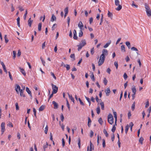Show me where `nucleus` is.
Returning <instances> with one entry per match:
<instances>
[{"mask_svg": "<svg viewBox=\"0 0 151 151\" xmlns=\"http://www.w3.org/2000/svg\"><path fill=\"white\" fill-rule=\"evenodd\" d=\"M145 5L147 15L149 17H151V11L149 6L147 3H145Z\"/></svg>", "mask_w": 151, "mask_h": 151, "instance_id": "f257e3e1", "label": "nucleus"}, {"mask_svg": "<svg viewBox=\"0 0 151 151\" xmlns=\"http://www.w3.org/2000/svg\"><path fill=\"white\" fill-rule=\"evenodd\" d=\"M86 44V41L85 40H82L81 41V42L79 44V45L78 46V50L79 51L82 47L85 45Z\"/></svg>", "mask_w": 151, "mask_h": 151, "instance_id": "f03ea898", "label": "nucleus"}, {"mask_svg": "<svg viewBox=\"0 0 151 151\" xmlns=\"http://www.w3.org/2000/svg\"><path fill=\"white\" fill-rule=\"evenodd\" d=\"M120 2L119 0H115V4L116 6H118V7L115 9L117 11L120 10L122 8V6L120 5Z\"/></svg>", "mask_w": 151, "mask_h": 151, "instance_id": "7ed1b4c3", "label": "nucleus"}, {"mask_svg": "<svg viewBox=\"0 0 151 151\" xmlns=\"http://www.w3.org/2000/svg\"><path fill=\"white\" fill-rule=\"evenodd\" d=\"M105 59V58H104L100 56V59L98 62V65L99 66H100L104 63Z\"/></svg>", "mask_w": 151, "mask_h": 151, "instance_id": "20e7f679", "label": "nucleus"}, {"mask_svg": "<svg viewBox=\"0 0 151 151\" xmlns=\"http://www.w3.org/2000/svg\"><path fill=\"white\" fill-rule=\"evenodd\" d=\"M108 121L109 123H114V118L111 114H109L108 115Z\"/></svg>", "mask_w": 151, "mask_h": 151, "instance_id": "39448f33", "label": "nucleus"}, {"mask_svg": "<svg viewBox=\"0 0 151 151\" xmlns=\"http://www.w3.org/2000/svg\"><path fill=\"white\" fill-rule=\"evenodd\" d=\"M52 87L53 93H56L58 91V88L56 86L54 85L52 83L51 84Z\"/></svg>", "mask_w": 151, "mask_h": 151, "instance_id": "423d86ee", "label": "nucleus"}, {"mask_svg": "<svg viewBox=\"0 0 151 151\" xmlns=\"http://www.w3.org/2000/svg\"><path fill=\"white\" fill-rule=\"evenodd\" d=\"M108 54V51L107 49H104L102 51V54L100 55L104 58H105V56L107 55Z\"/></svg>", "mask_w": 151, "mask_h": 151, "instance_id": "0eeeda50", "label": "nucleus"}, {"mask_svg": "<svg viewBox=\"0 0 151 151\" xmlns=\"http://www.w3.org/2000/svg\"><path fill=\"white\" fill-rule=\"evenodd\" d=\"M92 149H94V147L93 145L92 144L91 141H90V150H89V147H87V151H92Z\"/></svg>", "mask_w": 151, "mask_h": 151, "instance_id": "6e6552de", "label": "nucleus"}, {"mask_svg": "<svg viewBox=\"0 0 151 151\" xmlns=\"http://www.w3.org/2000/svg\"><path fill=\"white\" fill-rule=\"evenodd\" d=\"M15 90L17 93H19V91L21 89H20V86L17 84H16L15 87Z\"/></svg>", "mask_w": 151, "mask_h": 151, "instance_id": "1a4fd4ad", "label": "nucleus"}, {"mask_svg": "<svg viewBox=\"0 0 151 151\" xmlns=\"http://www.w3.org/2000/svg\"><path fill=\"white\" fill-rule=\"evenodd\" d=\"M5 124L1 123V134H2L5 131Z\"/></svg>", "mask_w": 151, "mask_h": 151, "instance_id": "9d476101", "label": "nucleus"}, {"mask_svg": "<svg viewBox=\"0 0 151 151\" xmlns=\"http://www.w3.org/2000/svg\"><path fill=\"white\" fill-rule=\"evenodd\" d=\"M26 91L27 92V93L29 94L30 96V99H32V96L31 93V91H30L29 88L28 87H26Z\"/></svg>", "mask_w": 151, "mask_h": 151, "instance_id": "9b49d317", "label": "nucleus"}, {"mask_svg": "<svg viewBox=\"0 0 151 151\" xmlns=\"http://www.w3.org/2000/svg\"><path fill=\"white\" fill-rule=\"evenodd\" d=\"M73 38L74 39L77 40L78 39V37L77 35V32L76 30L74 29L73 30Z\"/></svg>", "mask_w": 151, "mask_h": 151, "instance_id": "f8f14e48", "label": "nucleus"}, {"mask_svg": "<svg viewBox=\"0 0 151 151\" xmlns=\"http://www.w3.org/2000/svg\"><path fill=\"white\" fill-rule=\"evenodd\" d=\"M105 92L106 93V95L107 96H108L109 95V94L111 92L110 88H107L105 90Z\"/></svg>", "mask_w": 151, "mask_h": 151, "instance_id": "ddd939ff", "label": "nucleus"}, {"mask_svg": "<svg viewBox=\"0 0 151 151\" xmlns=\"http://www.w3.org/2000/svg\"><path fill=\"white\" fill-rule=\"evenodd\" d=\"M1 65H2V67H3V68L4 70V71H5V72L6 73H7L8 72H7V70H6V69L5 66L4 65V63H3V62H1Z\"/></svg>", "mask_w": 151, "mask_h": 151, "instance_id": "4468645a", "label": "nucleus"}, {"mask_svg": "<svg viewBox=\"0 0 151 151\" xmlns=\"http://www.w3.org/2000/svg\"><path fill=\"white\" fill-rule=\"evenodd\" d=\"M52 103L54 105V109H57L58 108V104L55 101H53L52 102Z\"/></svg>", "mask_w": 151, "mask_h": 151, "instance_id": "2eb2a0df", "label": "nucleus"}, {"mask_svg": "<svg viewBox=\"0 0 151 151\" xmlns=\"http://www.w3.org/2000/svg\"><path fill=\"white\" fill-rule=\"evenodd\" d=\"M78 26L81 30H82V28L83 27V25L82 22L80 21L78 24Z\"/></svg>", "mask_w": 151, "mask_h": 151, "instance_id": "dca6fc26", "label": "nucleus"}, {"mask_svg": "<svg viewBox=\"0 0 151 151\" xmlns=\"http://www.w3.org/2000/svg\"><path fill=\"white\" fill-rule=\"evenodd\" d=\"M132 90L133 93V94H136L137 90L135 86H132Z\"/></svg>", "mask_w": 151, "mask_h": 151, "instance_id": "f3484780", "label": "nucleus"}, {"mask_svg": "<svg viewBox=\"0 0 151 151\" xmlns=\"http://www.w3.org/2000/svg\"><path fill=\"white\" fill-rule=\"evenodd\" d=\"M113 114H114V119H115L114 123H116L117 116V114H116V112L115 111H113Z\"/></svg>", "mask_w": 151, "mask_h": 151, "instance_id": "a211bd4d", "label": "nucleus"}, {"mask_svg": "<svg viewBox=\"0 0 151 151\" xmlns=\"http://www.w3.org/2000/svg\"><path fill=\"white\" fill-rule=\"evenodd\" d=\"M33 20L31 19V18H30L28 20V25L29 27H31V24L32 23Z\"/></svg>", "mask_w": 151, "mask_h": 151, "instance_id": "6ab92c4d", "label": "nucleus"}, {"mask_svg": "<svg viewBox=\"0 0 151 151\" xmlns=\"http://www.w3.org/2000/svg\"><path fill=\"white\" fill-rule=\"evenodd\" d=\"M19 69L20 70V72L22 73V74L24 76H26V74L25 72L24 69L21 68V67L19 68Z\"/></svg>", "mask_w": 151, "mask_h": 151, "instance_id": "aec40b11", "label": "nucleus"}, {"mask_svg": "<svg viewBox=\"0 0 151 151\" xmlns=\"http://www.w3.org/2000/svg\"><path fill=\"white\" fill-rule=\"evenodd\" d=\"M56 17L55 16L54 14H53L52 15V17L51 19V21L52 22H53L54 21H56Z\"/></svg>", "mask_w": 151, "mask_h": 151, "instance_id": "412c9836", "label": "nucleus"}, {"mask_svg": "<svg viewBox=\"0 0 151 151\" xmlns=\"http://www.w3.org/2000/svg\"><path fill=\"white\" fill-rule=\"evenodd\" d=\"M116 125V123H115V124H114L113 127L111 129V131L112 132H114L116 130V127L115 126Z\"/></svg>", "mask_w": 151, "mask_h": 151, "instance_id": "4be33fe9", "label": "nucleus"}, {"mask_svg": "<svg viewBox=\"0 0 151 151\" xmlns=\"http://www.w3.org/2000/svg\"><path fill=\"white\" fill-rule=\"evenodd\" d=\"M45 109V106L42 105L39 108V111H42L44 110Z\"/></svg>", "mask_w": 151, "mask_h": 151, "instance_id": "5701e85b", "label": "nucleus"}, {"mask_svg": "<svg viewBox=\"0 0 151 151\" xmlns=\"http://www.w3.org/2000/svg\"><path fill=\"white\" fill-rule=\"evenodd\" d=\"M42 23H40L38 24V30L39 31H41V30L42 27Z\"/></svg>", "mask_w": 151, "mask_h": 151, "instance_id": "b1692460", "label": "nucleus"}, {"mask_svg": "<svg viewBox=\"0 0 151 151\" xmlns=\"http://www.w3.org/2000/svg\"><path fill=\"white\" fill-rule=\"evenodd\" d=\"M20 95L21 96H23V97H25V95L23 93V90L22 89H21L20 90Z\"/></svg>", "mask_w": 151, "mask_h": 151, "instance_id": "393cba45", "label": "nucleus"}, {"mask_svg": "<svg viewBox=\"0 0 151 151\" xmlns=\"http://www.w3.org/2000/svg\"><path fill=\"white\" fill-rule=\"evenodd\" d=\"M69 98L71 101L73 102V103L74 102V98L72 96V95H70L68 93Z\"/></svg>", "mask_w": 151, "mask_h": 151, "instance_id": "a878e982", "label": "nucleus"}, {"mask_svg": "<svg viewBox=\"0 0 151 151\" xmlns=\"http://www.w3.org/2000/svg\"><path fill=\"white\" fill-rule=\"evenodd\" d=\"M126 45L127 46L129 49H130L131 47V45L130 42L127 41L125 43Z\"/></svg>", "mask_w": 151, "mask_h": 151, "instance_id": "bb28decb", "label": "nucleus"}, {"mask_svg": "<svg viewBox=\"0 0 151 151\" xmlns=\"http://www.w3.org/2000/svg\"><path fill=\"white\" fill-rule=\"evenodd\" d=\"M111 41H110L109 42V43H106L104 46V48H106L107 47L109 46V45L111 44Z\"/></svg>", "mask_w": 151, "mask_h": 151, "instance_id": "cd10ccee", "label": "nucleus"}, {"mask_svg": "<svg viewBox=\"0 0 151 151\" xmlns=\"http://www.w3.org/2000/svg\"><path fill=\"white\" fill-rule=\"evenodd\" d=\"M100 105H101V109L102 110H104V103L103 102H101L100 103Z\"/></svg>", "mask_w": 151, "mask_h": 151, "instance_id": "c85d7f7f", "label": "nucleus"}, {"mask_svg": "<svg viewBox=\"0 0 151 151\" xmlns=\"http://www.w3.org/2000/svg\"><path fill=\"white\" fill-rule=\"evenodd\" d=\"M129 127V126L128 124H127V125L125 127V132L126 134H127V133Z\"/></svg>", "mask_w": 151, "mask_h": 151, "instance_id": "c756f323", "label": "nucleus"}, {"mask_svg": "<svg viewBox=\"0 0 151 151\" xmlns=\"http://www.w3.org/2000/svg\"><path fill=\"white\" fill-rule=\"evenodd\" d=\"M108 82V81L106 78H104L103 80V83L105 85H107V83Z\"/></svg>", "mask_w": 151, "mask_h": 151, "instance_id": "7c9ffc66", "label": "nucleus"}, {"mask_svg": "<svg viewBox=\"0 0 151 151\" xmlns=\"http://www.w3.org/2000/svg\"><path fill=\"white\" fill-rule=\"evenodd\" d=\"M48 143H47V142H46V145H44L43 147V148L44 150V151H45V149L48 147Z\"/></svg>", "mask_w": 151, "mask_h": 151, "instance_id": "2f4dec72", "label": "nucleus"}, {"mask_svg": "<svg viewBox=\"0 0 151 151\" xmlns=\"http://www.w3.org/2000/svg\"><path fill=\"white\" fill-rule=\"evenodd\" d=\"M143 140L144 139L142 137H141L139 139V142L141 145H142L143 144Z\"/></svg>", "mask_w": 151, "mask_h": 151, "instance_id": "473e14b6", "label": "nucleus"}, {"mask_svg": "<svg viewBox=\"0 0 151 151\" xmlns=\"http://www.w3.org/2000/svg\"><path fill=\"white\" fill-rule=\"evenodd\" d=\"M121 50L123 52H125V46L124 45H122L121 46Z\"/></svg>", "mask_w": 151, "mask_h": 151, "instance_id": "72a5a7b5", "label": "nucleus"}, {"mask_svg": "<svg viewBox=\"0 0 151 151\" xmlns=\"http://www.w3.org/2000/svg\"><path fill=\"white\" fill-rule=\"evenodd\" d=\"M78 147L80 149L81 148V139L79 138L78 139Z\"/></svg>", "mask_w": 151, "mask_h": 151, "instance_id": "f704fd0d", "label": "nucleus"}, {"mask_svg": "<svg viewBox=\"0 0 151 151\" xmlns=\"http://www.w3.org/2000/svg\"><path fill=\"white\" fill-rule=\"evenodd\" d=\"M107 15H108V16L109 17H112V16H113L112 14L109 11H108V12Z\"/></svg>", "mask_w": 151, "mask_h": 151, "instance_id": "c9c22d12", "label": "nucleus"}, {"mask_svg": "<svg viewBox=\"0 0 151 151\" xmlns=\"http://www.w3.org/2000/svg\"><path fill=\"white\" fill-rule=\"evenodd\" d=\"M103 18H104L103 16V15L102 14V16L101 17V21H100V22L99 24L100 25L102 24L103 21Z\"/></svg>", "mask_w": 151, "mask_h": 151, "instance_id": "e433bc0d", "label": "nucleus"}, {"mask_svg": "<svg viewBox=\"0 0 151 151\" xmlns=\"http://www.w3.org/2000/svg\"><path fill=\"white\" fill-rule=\"evenodd\" d=\"M4 39L5 40V42H6V43H7L9 41V40L7 37L6 35H4Z\"/></svg>", "mask_w": 151, "mask_h": 151, "instance_id": "4c0bfd02", "label": "nucleus"}, {"mask_svg": "<svg viewBox=\"0 0 151 151\" xmlns=\"http://www.w3.org/2000/svg\"><path fill=\"white\" fill-rule=\"evenodd\" d=\"M13 58L14 59L15 58L16 56V52L15 51H13Z\"/></svg>", "mask_w": 151, "mask_h": 151, "instance_id": "58836bf2", "label": "nucleus"}, {"mask_svg": "<svg viewBox=\"0 0 151 151\" xmlns=\"http://www.w3.org/2000/svg\"><path fill=\"white\" fill-rule=\"evenodd\" d=\"M104 133L105 134L106 137H107L108 136V134L106 129H104L103 131Z\"/></svg>", "mask_w": 151, "mask_h": 151, "instance_id": "ea45409f", "label": "nucleus"}, {"mask_svg": "<svg viewBox=\"0 0 151 151\" xmlns=\"http://www.w3.org/2000/svg\"><path fill=\"white\" fill-rule=\"evenodd\" d=\"M83 35V32L82 30H80L79 33V36L80 37H82Z\"/></svg>", "mask_w": 151, "mask_h": 151, "instance_id": "a19ab883", "label": "nucleus"}, {"mask_svg": "<svg viewBox=\"0 0 151 151\" xmlns=\"http://www.w3.org/2000/svg\"><path fill=\"white\" fill-rule=\"evenodd\" d=\"M57 25L56 24H55L53 25L52 27V30H54V29L56 28Z\"/></svg>", "mask_w": 151, "mask_h": 151, "instance_id": "79ce46f5", "label": "nucleus"}, {"mask_svg": "<svg viewBox=\"0 0 151 151\" xmlns=\"http://www.w3.org/2000/svg\"><path fill=\"white\" fill-rule=\"evenodd\" d=\"M8 73H9V77L10 78V79L12 80V81L13 80V78H12V75L11 74V73L9 72V71L8 72Z\"/></svg>", "mask_w": 151, "mask_h": 151, "instance_id": "37998d69", "label": "nucleus"}, {"mask_svg": "<svg viewBox=\"0 0 151 151\" xmlns=\"http://www.w3.org/2000/svg\"><path fill=\"white\" fill-rule=\"evenodd\" d=\"M102 141H103V142H102L103 146L104 147H105L106 146L105 141L104 139H103Z\"/></svg>", "mask_w": 151, "mask_h": 151, "instance_id": "c03bdc74", "label": "nucleus"}, {"mask_svg": "<svg viewBox=\"0 0 151 151\" xmlns=\"http://www.w3.org/2000/svg\"><path fill=\"white\" fill-rule=\"evenodd\" d=\"M78 100L79 101H80V104L83 105V106H84V103L81 100V99H80V98H79L78 99Z\"/></svg>", "mask_w": 151, "mask_h": 151, "instance_id": "a18cd8bd", "label": "nucleus"}, {"mask_svg": "<svg viewBox=\"0 0 151 151\" xmlns=\"http://www.w3.org/2000/svg\"><path fill=\"white\" fill-rule=\"evenodd\" d=\"M18 8H19V10L21 12L24 10V9L23 7L22 6H19Z\"/></svg>", "mask_w": 151, "mask_h": 151, "instance_id": "49530a36", "label": "nucleus"}, {"mask_svg": "<svg viewBox=\"0 0 151 151\" xmlns=\"http://www.w3.org/2000/svg\"><path fill=\"white\" fill-rule=\"evenodd\" d=\"M97 113L99 114L100 112V109L99 107H98L96 109Z\"/></svg>", "mask_w": 151, "mask_h": 151, "instance_id": "de8ad7c7", "label": "nucleus"}, {"mask_svg": "<svg viewBox=\"0 0 151 151\" xmlns=\"http://www.w3.org/2000/svg\"><path fill=\"white\" fill-rule=\"evenodd\" d=\"M114 65L116 67V69H118V65L117 62H116V61L114 63Z\"/></svg>", "mask_w": 151, "mask_h": 151, "instance_id": "09e8293b", "label": "nucleus"}, {"mask_svg": "<svg viewBox=\"0 0 151 151\" xmlns=\"http://www.w3.org/2000/svg\"><path fill=\"white\" fill-rule=\"evenodd\" d=\"M50 74L51 75L53 76V77L56 80V77L55 76L54 73H52V72H51Z\"/></svg>", "mask_w": 151, "mask_h": 151, "instance_id": "8fccbe9b", "label": "nucleus"}, {"mask_svg": "<svg viewBox=\"0 0 151 151\" xmlns=\"http://www.w3.org/2000/svg\"><path fill=\"white\" fill-rule=\"evenodd\" d=\"M48 131V126L47 125H46L45 127V132L46 134H47Z\"/></svg>", "mask_w": 151, "mask_h": 151, "instance_id": "3c124183", "label": "nucleus"}, {"mask_svg": "<svg viewBox=\"0 0 151 151\" xmlns=\"http://www.w3.org/2000/svg\"><path fill=\"white\" fill-rule=\"evenodd\" d=\"M93 18L92 17H91L89 19V23L90 24L93 22Z\"/></svg>", "mask_w": 151, "mask_h": 151, "instance_id": "603ef678", "label": "nucleus"}, {"mask_svg": "<svg viewBox=\"0 0 151 151\" xmlns=\"http://www.w3.org/2000/svg\"><path fill=\"white\" fill-rule=\"evenodd\" d=\"M16 109V110H18L19 109V107L17 103L15 104Z\"/></svg>", "mask_w": 151, "mask_h": 151, "instance_id": "864d4df0", "label": "nucleus"}, {"mask_svg": "<svg viewBox=\"0 0 151 151\" xmlns=\"http://www.w3.org/2000/svg\"><path fill=\"white\" fill-rule=\"evenodd\" d=\"M62 122H63V120L64 119V117L63 116V114H61V118H60Z\"/></svg>", "mask_w": 151, "mask_h": 151, "instance_id": "5fc2aeb1", "label": "nucleus"}, {"mask_svg": "<svg viewBox=\"0 0 151 151\" xmlns=\"http://www.w3.org/2000/svg\"><path fill=\"white\" fill-rule=\"evenodd\" d=\"M127 76L126 73H124V78L125 80H126L127 78Z\"/></svg>", "mask_w": 151, "mask_h": 151, "instance_id": "6e6d98bb", "label": "nucleus"}, {"mask_svg": "<svg viewBox=\"0 0 151 151\" xmlns=\"http://www.w3.org/2000/svg\"><path fill=\"white\" fill-rule=\"evenodd\" d=\"M94 52V48H93L91 49V53L92 55H93Z\"/></svg>", "mask_w": 151, "mask_h": 151, "instance_id": "4d7b16f0", "label": "nucleus"}, {"mask_svg": "<svg viewBox=\"0 0 151 151\" xmlns=\"http://www.w3.org/2000/svg\"><path fill=\"white\" fill-rule=\"evenodd\" d=\"M11 11L12 12H13L14 10V9L13 7V5L12 4H11Z\"/></svg>", "mask_w": 151, "mask_h": 151, "instance_id": "13d9d810", "label": "nucleus"}, {"mask_svg": "<svg viewBox=\"0 0 151 151\" xmlns=\"http://www.w3.org/2000/svg\"><path fill=\"white\" fill-rule=\"evenodd\" d=\"M70 20V19L69 17H67V22H68V26H69V23Z\"/></svg>", "mask_w": 151, "mask_h": 151, "instance_id": "bf43d9fd", "label": "nucleus"}, {"mask_svg": "<svg viewBox=\"0 0 151 151\" xmlns=\"http://www.w3.org/2000/svg\"><path fill=\"white\" fill-rule=\"evenodd\" d=\"M40 59L42 62V63L44 65H45V62L43 60V58L42 57H40Z\"/></svg>", "mask_w": 151, "mask_h": 151, "instance_id": "052dcab7", "label": "nucleus"}, {"mask_svg": "<svg viewBox=\"0 0 151 151\" xmlns=\"http://www.w3.org/2000/svg\"><path fill=\"white\" fill-rule=\"evenodd\" d=\"M27 14V10H26V11L25 13L24 14V20L26 19Z\"/></svg>", "mask_w": 151, "mask_h": 151, "instance_id": "680f3d73", "label": "nucleus"}, {"mask_svg": "<svg viewBox=\"0 0 151 151\" xmlns=\"http://www.w3.org/2000/svg\"><path fill=\"white\" fill-rule=\"evenodd\" d=\"M131 49L132 50H134V51H138L137 49V48H136V47H132L131 48Z\"/></svg>", "mask_w": 151, "mask_h": 151, "instance_id": "e2e57ef3", "label": "nucleus"}, {"mask_svg": "<svg viewBox=\"0 0 151 151\" xmlns=\"http://www.w3.org/2000/svg\"><path fill=\"white\" fill-rule=\"evenodd\" d=\"M101 137H99V135H98V136H97V142L98 145H99V139L100 138V139H101Z\"/></svg>", "mask_w": 151, "mask_h": 151, "instance_id": "0e129e2a", "label": "nucleus"}, {"mask_svg": "<svg viewBox=\"0 0 151 151\" xmlns=\"http://www.w3.org/2000/svg\"><path fill=\"white\" fill-rule=\"evenodd\" d=\"M70 57L71 58H73L74 60L75 59V54H71L70 55Z\"/></svg>", "mask_w": 151, "mask_h": 151, "instance_id": "69168bd1", "label": "nucleus"}, {"mask_svg": "<svg viewBox=\"0 0 151 151\" xmlns=\"http://www.w3.org/2000/svg\"><path fill=\"white\" fill-rule=\"evenodd\" d=\"M62 146L63 147L65 146V142L64 141V139L63 138L62 139Z\"/></svg>", "mask_w": 151, "mask_h": 151, "instance_id": "338daca9", "label": "nucleus"}, {"mask_svg": "<svg viewBox=\"0 0 151 151\" xmlns=\"http://www.w3.org/2000/svg\"><path fill=\"white\" fill-rule=\"evenodd\" d=\"M147 111L149 112V114L151 112V106H150L148 109L147 110Z\"/></svg>", "mask_w": 151, "mask_h": 151, "instance_id": "774afa93", "label": "nucleus"}]
</instances>
